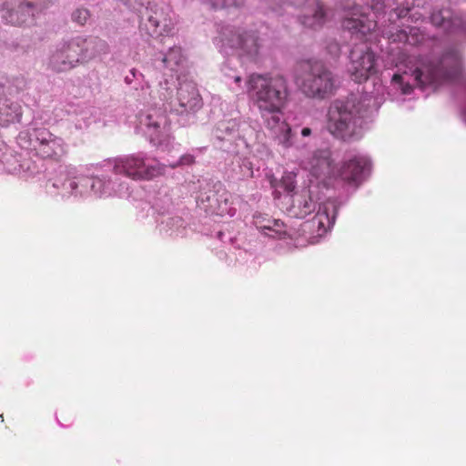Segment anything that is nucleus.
Masks as SVG:
<instances>
[{"label":"nucleus","instance_id":"obj_1","mask_svg":"<svg viewBox=\"0 0 466 466\" xmlns=\"http://www.w3.org/2000/svg\"><path fill=\"white\" fill-rule=\"evenodd\" d=\"M246 89L249 102L258 110L279 144L286 148L292 147L291 127L282 119L290 96L288 79L280 74L253 73L246 80Z\"/></svg>","mask_w":466,"mask_h":466},{"label":"nucleus","instance_id":"obj_2","mask_svg":"<svg viewBox=\"0 0 466 466\" xmlns=\"http://www.w3.org/2000/svg\"><path fill=\"white\" fill-rule=\"evenodd\" d=\"M363 116L360 108L351 101H334L328 111L327 128L336 138L351 141L360 137Z\"/></svg>","mask_w":466,"mask_h":466},{"label":"nucleus","instance_id":"obj_3","mask_svg":"<svg viewBox=\"0 0 466 466\" xmlns=\"http://www.w3.org/2000/svg\"><path fill=\"white\" fill-rule=\"evenodd\" d=\"M461 70V56L457 50L446 52L437 62L422 61L410 74L415 84L423 87L455 79Z\"/></svg>","mask_w":466,"mask_h":466},{"label":"nucleus","instance_id":"obj_4","mask_svg":"<svg viewBox=\"0 0 466 466\" xmlns=\"http://www.w3.org/2000/svg\"><path fill=\"white\" fill-rule=\"evenodd\" d=\"M297 84L308 97L324 99L335 90V79L331 71L321 62H304L299 66Z\"/></svg>","mask_w":466,"mask_h":466},{"label":"nucleus","instance_id":"obj_5","mask_svg":"<svg viewBox=\"0 0 466 466\" xmlns=\"http://www.w3.org/2000/svg\"><path fill=\"white\" fill-rule=\"evenodd\" d=\"M51 0H23L15 5L6 1L1 8V17L8 25L21 26L35 22V15L49 8Z\"/></svg>","mask_w":466,"mask_h":466},{"label":"nucleus","instance_id":"obj_6","mask_svg":"<svg viewBox=\"0 0 466 466\" xmlns=\"http://www.w3.org/2000/svg\"><path fill=\"white\" fill-rule=\"evenodd\" d=\"M114 172L133 180H151L165 173L164 165H147L145 158L138 155H128L115 159Z\"/></svg>","mask_w":466,"mask_h":466},{"label":"nucleus","instance_id":"obj_7","mask_svg":"<svg viewBox=\"0 0 466 466\" xmlns=\"http://www.w3.org/2000/svg\"><path fill=\"white\" fill-rule=\"evenodd\" d=\"M82 36L78 35L59 43L50 56L49 66L56 72L68 71L83 62V50L80 44Z\"/></svg>","mask_w":466,"mask_h":466},{"label":"nucleus","instance_id":"obj_8","mask_svg":"<svg viewBox=\"0 0 466 466\" xmlns=\"http://www.w3.org/2000/svg\"><path fill=\"white\" fill-rule=\"evenodd\" d=\"M350 59L349 72L355 82H365L377 73L376 56L367 44L354 46Z\"/></svg>","mask_w":466,"mask_h":466},{"label":"nucleus","instance_id":"obj_9","mask_svg":"<svg viewBox=\"0 0 466 466\" xmlns=\"http://www.w3.org/2000/svg\"><path fill=\"white\" fill-rule=\"evenodd\" d=\"M342 5L343 8L348 11V15L342 22V27L352 36L361 40L376 29L377 22L369 17L363 6L355 5L351 0H345Z\"/></svg>","mask_w":466,"mask_h":466},{"label":"nucleus","instance_id":"obj_10","mask_svg":"<svg viewBox=\"0 0 466 466\" xmlns=\"http://www.w3.org/2000/svg\"><path fill=\"white\" fill-rule=\"evenodd\" d=\"M140 124L151 143L160 145L168 140L170 125L164 112L153 109L141 118Z\"/></svg>","mask_w":466,"mask_h":466},{"label":"nucleus","instance_id":"obj_11","mask_svg":"<svg viewBox=\"0 0 466 466\" xmlns=\"http://www.w3.org/2000/svg\"><path fill=\"white\" fill-rule=\"evenodd\" d=\"M337 211L334 202L323 203L316 215L303 224L304 230L309 229L319 237L323 236L333 226Z\"/></svg>","mask_w":466,"mask_h":466},{"label":"nucleus","instance_id":"obj_12","mask_svg":"<svg viewBox=\"0 0 466 466\" xmlns=\"http://www.w3.org/2000/svg\"><path fill=\"white\" fill-rule=\"evenodd\" d=\"M370 170V159L365 156L356 155L344 162L340 168V177L349 183H360Z\"/></svg>","mask_w":466,"mask_h":466},{"label":"nucleus","instance_id":"obj_13","mask_svg":"<svg viewBox=\"0 0 466 466\" xmlns=\"http://www.w3.org/2000/svg\"><path fill=\"white\" fill-rule=\"evenodd\" d=\"M177 99L179 106L185 111H194L201 107V96L197 86L192 82L180 84L177 90Z\"/></svg>","mask_w":466,"mask_h":466},{"label":"nucleus","instance_id":"obj_14","mask_svg":"<svg viewBox=\"0 0 466 466\" xmlns=\"http://www.w3.org/2000/svg\"><path fill=\"white\" fill-rule=\"evenodd\" d=\"M316 208V203L312 199L309 190H302L293 196L289 212L292 216L303 218Z\"/></svg>","mask_w":466,"mask_h":466},{"label":"nucleus","instance_id":"obj_15","mask_svg":"<svg viewBox=\"0 0 466 466\" xmlns=\"http://www.w3.org/2000/svg\"><path fill=\"white\" fill-rule=\"evenodd\" d=\"M83 42L80 44L83 50V62L86 63L89 60L108 52V46L106 41L98 37H84Z\"/></svg>","mask_w":466,"mask_h":466},{"label":"nucleus","instance_id":"obj_16","mask_svg":"<svg viewBox=\"0 0 466 466\" xmlns=\"http://www.w3.org/2000/svg\"><path fill=\"white\" fill-rule=\"evenodd\" d=\"M227 41L229 46L240 48L248 56L257 55L259 48L258 38L253 34H234Z\"/></svg>","mask_w":466,"mask_h":466},{"label":"nucleus","instance_id":"obj_17","mask_svg":"<svg viewBox=\"0 0 466 466\" xmlns=\"http://www.w3.org/2000/svg\"><path fill=\"white\" fill-rule=\"evenodd\" d=\"M332 159L328 150H317L314 152L310 165L312 174L319 177L322 175H328L331 171Z\"/></svg>","mask_w":466,"mask_h":466},{"label":"nucleus","instance_id":"obj_18","mask_svg":"<svg viewBox=\"0 0 466 466\" xmlns=\"http://www.w3.org/2000/svg\"><path fill=\"white\" fill-rule=\"evenodd\" d=\"M382 34L393 43L417 45L423 39V36L420 35V30L416 27L410 28L409 34L402 29H396L394 32L391 30L383 31Z\"/></svg>","mask_w":466,"mask_h":466},{"label":"nucleus","instance_id":"obj_19","mask_svg":"<svg viewBox=\"0 0 466 466\" xmlns=\"http://www.w3.org/2000/svg\"><path fill=\"white\" fill-rule=\"evenodd\" d=\"M431 20L435 26L441 27L447 32H451L455 26L459 25V19L452 18V12L449 8L434 11Z\"/></svg>","mask_w":466,"mask_h":466},{"label":"nucleus","instance_id":"obj_20","mask_svg":"<svg viewBox=\"0 0 466 466\" xmlns=\"http://www.w3.org/2000/svg\"><path fill=\"white\" fill-rule=\"evenodd\" d=\"M9 83L10 81L6 77L0 76V99L6 95H12L23 90L26 86V82L24 77H15L13 79V83H16L15 89H13L12 86H6Z\"/></svg>","mask_w":466,"mask_h":466},{"label":"nucleus","instance_id":"obj_21","mask_svg":"<svg viewBox=\"0 0 466 466\" xmlns=\"http://www.w3.org/2000/svg\"><path fill=\"white\" fill-rule=\"evenodd\" d=\"M182 59V52L180 47H172L167 56L162 59L166 66H169L171 63L178 65Z\"/></svg>","mask_w":466,"mask_h":466},{"label":"nucleus","instance_id":"obj_22","mask_svg":"<svg viewBox=\"0 0 466 466\" xmlns=\"http://www.w3.org/2000/svg\"><path fill=\"white\" fill-rule=\"evenodd\" d=\"M409 76L408 73L404 74H394L392 76V82L399 85L403 94H410L413 87L409 83V81H405V77Z\"/></svg>","mask_w":466,"mask_h":466},{"label":"nucleus","instance_id":"obj_23","mask_svg":"<svg viewBox=\"0 0 466 466\" xmlns=\"http://www.w3.org/2000/svg\"><path fill=\"white\" fill-rule=\"evenodd\" d=\"M280 187L288 193L293 192L296 187L295 175L293 173H286L280 180Z\"/></svg>","mask_w":466,"mask_h":466},{"label":"nucleus","instance_id":"obj_24","mask_svg":"<svg viewBox=\"0 0 466 466\" xmlns=\"http://www.w3.org/2000/svg\"><path fill=\"white\" fill-rule=\"evenodd\" d=\"M89 18V11L85 8H78L72 14V20L78 25H85Z\"/></svg>","mask_w":466,"mask_h":466},{"label":"nucleus","instance_id":"obj_25","mask_svg":"<svg viewBox=\"0 0 466 466\" xmlns=\"http://www.w3.org/2000/svg\"><path fill=\"white\" fill-rule=\"evenodd\" d=\"M194 163H195V157L190 154H185L179 158L177 163L171 165V167L176 168L178 166L192 165Z\"/></svg>","mask_w":466,"mask_h":466},{"label":"nucleus","instance_id":"obj_26","mask_svg":"<svg viewBox=\"0 0 466 466\" xmlns=\"http://www.w3.org/2000/svg\"><path fill=\"white\" fill-rule=\"evenodd\" d=\"M244 0H221L220 2H217L215 4L216 6L220 7H230V6H239L243 5Z\"/></svg>","mask_w":466,"mask_h":466},{"label":"nucleus","instance_id":"obj_27","mask_svg":"<svg viewBox=\"0 0 466 466\" xmlns=\"http://www.w3.org/2000/svg\"><path fill=\"white\" fill-rule=\"evenodd\" d=\"M255 223H256V225H257L258 228H262V229L271 230V228H272L271 224H273V225H279V219H267V220L265 221V223H263V224H262V223H260V221L256 220V221H255Z\"/></svg>","mask_w":466,"mask_h":466},{"label":"nucleus","instance_id":"obj_28","mask_svg":"<svg viewBox=\"0 0 466 466\" xmlns=\"http://www.w3.org/2000/svg\"><path fill=\"white\" fill-rule=\"evenodd\" d=\"M409 12H410V7L409 6L397 7L394 10V14H395L397 18L405 17L409 14Z\"/></svg>","mask_w":466,"mask_h":466},{"label":"nucleus","instance_id":"obj_29","mask_svg":"<svg viewBox=\"0 0 466 466\" xmlns=\"http://www.w3.org/2000/svg\"><path fill=\"white\" fill-rule=\"evenodd\" d=\"M271 226H272L271 230L276 232L278 235L280 236V235L286 233L285 229L283 228H284V224L280 220H279V225L271 224Z\"/></svg>","mask_w":466,"mask_h":466},{"label":"nucleus","instance_id":"obj_30","mask_svg":"<svg viewBox=\"0 0 466 466\" xmlns=\"http://www.w3.org/2000/svg\"><path fill=\"white\" fill-rule=\"evenodd\" d=\"M374 2L375 3L372 5V8L377 11L380 10L384 5L383 0H374Z\"/></svg>","mask_w":466,"mask_h":466},{"label":"nucleus","instance_id":"obj_31","mask_svg":"<svg viewBox=\"0 0 466 466\" xmlns=\"http://www.w3.org/2000/svg\"><path fill=\"white\" fill-rule=\"evenodd\" d=\"M310 134H311V129H310L309 127H304V128H302V130H301V135H302L303 137H308V136H309Z\"/></svg>","mask_w":466,"mask_h":466},{"label":"nucleus","instance_id":"obj_32","mask_svg":"<svg viewBox=\"0 0 466 466\" xmlns=\"http://www.w3.org/2000/svg\"><path fill=\"white\" fill-rule=\"evenodd\" d=\"M234 81H235L237 84H239V83L241 82V77L238 76H236V77L234 78Z\"/></svg>","mask_w":466,"mask_h":466}]
</instances>
